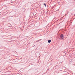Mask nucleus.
<instances>
[{"label":"nucleus","instance_id":"f257e3e1","mask_svg":"<svg viewBox=\"0 0 75 75\" xmlns=\"http://www.w3.org/2000/svg\"><path fill=\"white\" fill-rule=\"evenodd\" d=\"M60 37L62 38V40H63V37H64V35L62 34H61V35H60Z\"/></svg>","mask_w":75,"mask_h":75},{"label":"nucleus","instance_id":"7ed1b4c3","mask_svg":"<svg viewBox=\"0 0 75 75\" xmlns=\"http://www.w3.org/2000/svg\"><path fill=\"white\" fill-rule=\"evenodd\" d=\"M44 4V5L45 6V7H46V4H45L44 3V4Z\"/></svg>","mask_w":75,"mask_h":75},{"label":"nucleus","instance_id":"f03ea898","mask_svg":"<svg viewBox=\"0 0 75 75\" xmlns=\"http://www.w3.org/2000/svg\"><path fill=\"white\" fill-rule=\"evenodd\" d=\"M48 43H50V42H51V40H48Z\"/></svg>","mask_w":75,"mask_h":75},{"label":"nucleus","instance_id":"39448f33","mask_svg":"<svg viewBox=\"0 0 75 75\" xmlns=\"http://www.w3.org/2000/svg\"><path fill=\"white\" fill-rule=\"evenodd\" d=\"M38 41H39V40H38Z\"/></svg>","mask_w":75,"mask_h":75},{"label":"nucleus","instance_id":"20e7f679","mask_svg":"<svg viewBox=\"0 0 75 75\" xmlns=\"http://www.w3.org/2000/svg\"><path fill=\"white\" fill-rule=\"evenodd\" d=\"M73 65H75V64H73Z\"/></svg>","mask_w":75,"mask_h":75}]
</instances>
